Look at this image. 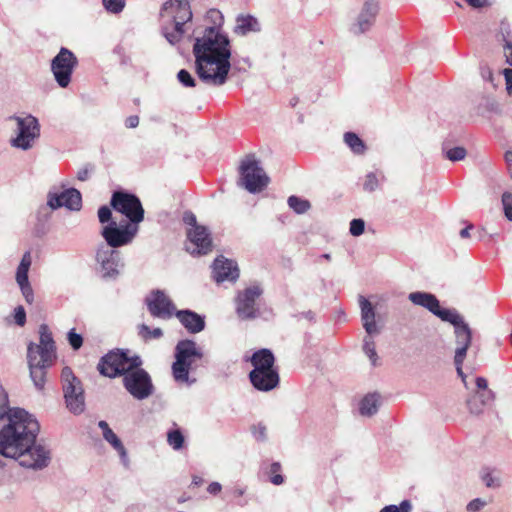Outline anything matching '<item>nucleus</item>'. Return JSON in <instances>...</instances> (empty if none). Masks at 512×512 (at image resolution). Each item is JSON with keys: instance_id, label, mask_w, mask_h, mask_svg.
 <instances>
[{"instance_id": "obj_31", "label": "nucleus", "mask_w": 512, "mask_h": 512, "mask_svg": "<svg viewBox=\"0 0 512 512\" xmlns=\"http://www.w3.org/2000/svg\"><path fill=\"white\" fill-rule=\"evenodd\" d=\"M381 405V396L378 393L365 395L359 403V413L364 417L375 415Z\"/></svg>"}, {"instance_id": "obj_24", "label": "nucleus", "mask_w": 512, "mask_h": 512, "mask_svg": "<svg viewBox=\"0 0 512 512\" xmlns=\"http://www.w3.org/2000/svg\"><path fill=\"white\" fill-rule=\"evenodd\" d=\"M213 278L217 283L224 281L234 282L239 277L237 264L223 256L216 258L212 265Z\"/></svg>"}, {"instance_id": "obj_3", "label": "nucleus", "mask_w": 512, "mask_h": 512, "mask_svg": "<svg viewBox=\"0 0 512 512\" xmlns=\"http://www.w3.org/2000/svg\"><path fill=\"white\" fill-rule=\"evenodd\" d=\"M56 359L55 343L47 325L39 327V343L28 345L27 360L30 377L37 389H42L45 383L46 371Z\"/></svg>"}, {"instance_id": "obj_57", "label": "nucleus", "mask_w": 512, "mask_h": 512, "mask_svg": "<svg viewBox=\"0 0 512 512\" xmlns=\"http://www.w3.org/2000/svg\"><path fill=\"white\" fill-rule=\"evenodd\" d=\"M89 178V170L82 168L77 172V179L80 181H86Z\"/></svg>"}, {"instance_id": "obj_45", "label": "nucleus", "mask_w": 512, "mask_h": 512, "mask_svg": "<svg viewBox=\"0 0 512 512\" xmlns=\"http://www.w3.org/2000/svg\"><path fill=\"white\" fill-rule=\"evenodd\" d=\"M281 466L279 463H273L270 467L271 477L270 481L274 485H281L284 482V478L279 474Z\"/></svg>"}, {"instance_id": "obj_50", "label": "nucleus", "mask_w": 512, "mask_h": 512, "mask_svg": "<svg viewBox=\"0 0 512 512\" xmlns=\"http://www.w3.org/2000/svg\"><path fill=\"white\" fill-rule=\"evenodd\" d=\"M253 434L257 440L263 441L266 439V427L258 424L253 428Z\"/></svg>"}, {"instance_id": "obj_40", "label": "nucleus", "mask_w": 512, "mask_h": 512, "mask_svg": "<svg viewBox=\"0 0 512 512\" xmlns=\"http://www.w3.org/2000/svg\"><path fill=\"white\" fill-rule=\"evenodd\" d=\"M104 7L112 13H119L125 6L124 0H103Z\"/></svg>"}, {"instance_id": "obj_58", "label": "nucleus", "mask_w": 512, "mask_h": 512, "mask_svg": "<svg viewBox=\"0 0 512 512\" xmlns=\"http://www.w3.org/2000/svg\"><path fill=\"white\" fill-rule=\"evenodd\" d=\"M466 2L473 8H482L486 5V0H466Z\"/></svg>"}, {"instance_id": "obj_22", "label": "nucleus", "mask_w": 512, "mask_h": 512, "mask_svg": "<svg viewBox=\"0 0 512 512\" xmlns=\"http://www.w3.org/2000/svg\"><path fill=\"white\" fill-rule=\"evenodd\" d=\"M408 299L414 305L423 307L433 313L435 316L439 317L442 321L447 318L448 314H450L453 309H442L440 307L439 300L435 295L428 292H411L408 295Z\"/></svg>"}, {"instance_id": "obj_64", "label": "nucleus", "mask_w": 512, "mask_h": 512, "mask_svg": "<svg viewBox=\"0 0 512 512\" xmlns=\"http://www.w3.org/2000/svg\"><path fill=\"white\" fill-rule=\"evenodd\" d=\"M244 493H245V489H244V488H237V489H235V491H234V494H235L236 496H239V497H240V496H242V495H244Z\"/></svg>"}, {"instance_id": "obj_32", "label": "nucleus", "mask_w": 512, "mask_h": 512, "mask_svg": "<svg viewBox=\"0 0 512 512\" xmlns=\"http://www.w3.org/2000/svg\"><path fill=\"white\" fill-rule=\"evenodd\" d=\"M374 335L375 334H367L366 333V336L363 339V346H362L364 354L368 357V359L370 360V362L373 366L377 365L378 360H379L377 352H376V345L373 340Z\"/></svg>"}, {"instance_id": "obj_44", "label": "nucleus", "mask_w": 512, "mask_h": 512, "mask_svg": "<svg viewBox=\"0 0 512 512\" xmlns=\"http://www.w3.org/2000/svg\"><path fill=\"white\" fill-rule=\"evenodd\" d=\"M502 204L504 208V213L506 218L509 221H512V194L511 193H504L502 195Z\"/></svg>"}, {"instance_id": "obj_61", "label": "nucleus", "mask_w": 512, "mask_h": 512, "mask_svg": "<svg viewBox=\"0 0 512 512\" xmlns=\"http://www.w3.org/2000/svg\"><path fill=\"white\" fill-rule=\"evenodd\" d=\"M209 16L211 18H213L215 21L216 20H220V21L222 20V14L218 10H210L209 11Z\"/></svg>"}, {"instance_id": "obj_35", "label": "nucleus", "mask_w": 512, "mask_h": 512, "mask_svg": "<svg viewBox=\"0 0 512 512\" xmlns=\"http://www.w3.org/2000/svg\"><path fill=\"white\" fill-rule=\"evenodd\" d=\"M139 335L144 340L159 339L162 337L163 332L160 328L150 329L149 326L142 324L139 326Z\"/></svg>"}, {"instance_id": "obj_33", "label": "nucleus", "mask_w": 512, "mask_h": 512, "mask_svg": "<svg viewBox=\"0 0 512 512\" xmlns=\"http://www.w3.org/2000/svg\"><path fill=\"white\" fill-rule=\"evenodd\" d=\"M344 142L355 154H363L365 151L364 142L353 132L344 134Z\"/></svg>"}, {"instance_id": "obj_47", "label": "nucleus", "mask_w": 512, "mask_h": 512, "mask_svg": "<svg viewBox=\"0 0 512 512\" xmlns=\"http://www.w3.org/2000/svg\"><path fill=\"white\" fill-rule=\"evenodd\" d=\"M486 505H487V501H485L481 498H476V499H473L472 501H470L467 504L466 508H467L468 512H478L482 508H484Z\"/></svg>"}, {"instance_id": "obj_11", "label": "nucleus", "mask_w": 512, "mask_h": 512, "mask_svg": "<svg viewBox=\"0 0 512 512\" xmlns=\"http://www.w3.org/2000/svg\"><path fill=\"white\" fill-rule=\"evenodd\" d=\"M16 459L25 468L42 470L49 466L52 460V452L48 445L37 442L35 439L20 452Z\"/></svg>"}, {"instance_id": "obj_38", "label": "nucleus", "mask_w": 512, "mask_h": 512, "mask_svg": "<svg viewBox=\"0 0 512 512\" xmlns=\"http://www.w3.org/2000/svg\"><path fill=\"white\" fill-rule=\"evenodd\" d=\"M465 156L466 150L464 147H453L446 151V157L453 162L463 160Z\"/></svg>"}, {"instance_id": "obj_27", "label": "nucleus", "mask_w": 512, "mask_h": 512, "mask_svg": "<svg viewBox=\"0 0 512 512\" xmlns=\"http://www.w3.org/2000/svg\"><path fill=\"white\" fill-rule=\"evenodd\" d=\"M180 323L190 333H199L205 328L204 317L191 310H179L175 313Z\"/></svg>"}, {"instance_id": "obj_18", "label": "nucleus", "mask_w": 512, "mask_h": 512, "mask_svg": "<svg viewBox=\"0 0 512 512\" xmlns=\"http://www.w3.org/2000/svg\"><path fill=\"white\" fill-rule=\"evenodd\" d=\"M47 205L56 210L65 207L71 211H79L82 207L81 193L75 188H69L60 194L48 193Z\"/></svg>"}, {"instance_id": "obj_8", "label": "nucleus", "mask_w": 512, "mask_h": 512, "mask_svg": "<svg viewBox=\"0 0 512 512\" xmlns=\"http://www.w3.org/2000/svg\"><path fill=\"white\" fill-rule=\"evenodd\" d=\"M61 378L67 408L74 414H81L85 409V398L80 380L69 367L63 368Z\"/></svg>"}, {"instance_id": "obj_46", "label": "nucleus", "mask_w": 512, "mask_h": 512, "mask_svg": "<svg viewBox=\"0 0 512 512\" xmlns=\"http://www.w3.org/2000/svg\"><path fill=\"white\" fill-rule=\"evenodd\" d=\"M378 187V179L374 173H369L365 177L363 188L366 191H374Z\"/></svg>"}, {"instance_id": "obj_21", "label": "nucleus", "mask_w": 512, "mask_h": 512, "mask_svg": "<svg viewBox=\"0 0 512 512\" xmlns=\"http://www.w3.org/2000/svg\"><path fill=\"white\" fill-rule=\"evenodd\" d=\"M379 11L377 0H365L355 23L351 27L354 34H361L368 31L375 22Z\"/></svg>"}, {"instance_id": "obj_53", "label": "nucleus", "mask_w": 512, "mask_h": 512, "mask_svg": "<svg viewBox=\"0 0 512 512\" xmlns=\"http://www.w3.org/2000/svg\"><path fill=\"white\" fill-rule=\"evenodd\" d=\"M504 56L506 58V63L512 66V43L506 42L504 45Z\"/></svg>"}, {"instance_id": "obj_56", "label": "nucleus", "mask_w": 512, "mask_h": 512, "mask_svg": "<svg viewBox=\"0 0 512 512\" xmlns=\"http://www.w3.org/2000/svg\"><path fill=\"white\" fill-rule=\"evenodd\" d=\"M483 481L485 482L487 487H496L498 486V480L493 478L491 474H486L483 476Z\"/></svg>"}, {"instance_id": "obj_54", "label": "nucleus", "mask_w": 512, "mask_h": 512, "mask_svg": "<svg viewBox=\"0 0 512 512\" xmlns=\"http://www.w3.org/2000/svg\"><path fill=\"white\" fill-rule=\"evenodd\" d=\"M221 490H222V486L219 482H212L207 487V491L213 495L218 494Z\"/></svg>"}, {"instance_id": "obj_15", "label": "nucleus", "mask_w": 512, "mask_h": 512, "mask_svg": "<svg viewBox=\"0 0 512 512\" xmlns=\"http://www.w3.org/2000/svg\"><path fill=\"white\" fill-rule=\"evenodd\" d=\"M76 56L67 48H61L52 59L51 71L55 81L61 88H66L71 82L74 68L77 66Z\"/></svg>"}, {"instance_id": "obj_6", "label": "nucleus", "mask_w": 512, "mask_h": 512, "mask_svg": "<svg viewBox=\"0 0 512 512\" xmlns=\"http://www.w3.org/2000/svg\"><path fill=\"white\" fill-rule=\"evenodd\" d=\"M269 177L254 155L245 156L239 165L238 185L250 193H258L269 184Z\"/></svg>"}, {"instance_id": "obj_10", "label": "nucleus", "mask_w": 512, "mask_h": 512, "mask_svg": "<svg viewBox=\"0 0 512 512\" xmlns=\"http://www.w3.org/2000/svg\"><path fill=\"white\" fill-rule=\"evenodd\" d=\"M125 389L137 400H144L153 394L154 386L150 375L140 366L129 369L123 377Z\"/></svg>"}, {"instance_id": "obj_52", "label": "nucleus", "mask_w": 512, "mask_h": 512, "mask_svg": "<svg viewBox=\"0 0 512 512\" xmlns=\"http://www.w3.org/2000/svg\"><path fill=\"white\" fill-rule=\"evenodd\" d=\"M183 220L186 224L191 225L192 228L201 227L197 224L196 217L193 213L187 212L184 214Z\"/></svg>"}, {"instance_id": "obj_62", "label": "nucleus", "mask_w": 512, "mask_h": 512, "mask_svg": "<svg viewBox=\"0 0 512 512\" xmlns=\"http://www.w3.org/2000/svg\"><path fill=\"white\" fill-rule=\"evenodd\" d=\"M470 229H471V226H467V227H465L464 229H462V230L460 231V236H461L462 238H467V237H469V235H470Z\"/></svg>"}, {"instance_id": "obj_42", "label": "nucleus", "mask_w": 512, "mask_h": 512, "mask_svg": "<svg viewBox=\"0 0 512 512\" xmlns=\"http://www.w3.org/2000/svg\"><path fill=\"white\" fill-rule=\"evenodd\" d=\"M411 510V504L409 501L404 500L400 503L399 506L397 505H388L385 506L380 510V512H410Z\"/></svg>"}, {"instance_id": "obj_55", "label": "nucleus", "mask_w": 512, "mask_h": 512, "mask_svg": "<svg viewBox=\"0 0 512 512\" xmlns=\"http://www.w3.org/2000/svg\"><path fill=\"white\" fill-rule=\"evenodd\" d=\"M125 125L128 128H136L139 125V117L136 115L128 117L125 121Z\"/></svg>"}, {"instance_id": "obj_51", "label": "nucleus", "mask_w": 512, "mask_h": 512, "mask_svg": "<svg viewBox=\"0 0 512 512\" xmlns=\"http://www.w3.org/2000/svg\"><path fill=\"white\" fill-rule=\"evenodd\" d=\"M503 74L506 81L507 92L512 94V69H504Z\"/></svg>"}, {"instance_id": "obj_2", "label": "nucleus", "mask_w": 512, "mask_h": 512, "mask_svg": "<svg viewBox=\"0 0 512 512\" xmlns=\"http://www.w3.org/2000/svg\"><path fill=\"white\" fill-rule=\"evenodd\" d=\"M0 428V455L16 459L20 452L37 438V420L23 409H13Z\"/></svg>"}, {"instance_id": "obj_17", "label": "nucleus", "mask_w": 512, "mask_h": 512, "mask_svg": "<svg viewBox=\"0 0 512 512\" xmlns=\"http://www.w3.org/2000/svg\"><path fill=\"white\" fill-rule=\"evenodd\" d=\"M146 304L152 316L163 320L172 318L177 312L170 298L160 290L150 293L146 298Z\"/></svg>"}, {"instance_id": "obj_43", "label": "nucleus", "mask_w": 512, "mask_h": 512, "mask_svg": "<svg viewBox=\"0 0 512 512\" xmlns=\"http://www.w3.org/2000/svg\"><path fill=\"white\" fill-rule=\"evenodd\" d=\"M68 342L74 350L81 348L83 344V338L80 334L76 333L74 329H71L67 335Z\"/></svg>"}, {"instance_id": "obj_14", "label": "nucleus", "mask_w": 512, "mask_h": 512, "mask_svg": "<svg viewBox=\"0 0 512 512\" xmlns=\"http://www.w3.org/2000/svg\"><path fill=\"white\" fill-rule=\"evenodd\" d=\"M443 321L449 322L454 326L455 342L457 345L454 361L458 364L463 363L467 350L471 345L472 331L468 323L464 321V318L456 310L448 314L447 318Z\"/></svg>"}, {"instance_id": "obj_29", "label": "nucleus", "mask_w": 512, "mask_h": 512, "mask_svg": "<svg viewBox=\"0 0 512 512\" xmlns=\"http://www.w3.org/2000/svg\"><path fill=\"white\" fill-rule=\"evenodd\" d=\"M274 361V355L269 349H260L256 351L251 357V363L254 367L251 372L259 373L262 371L275 369Z\"/></svg>"}, {"instance_id": "obj_7", "label": "nucleus", "mask_w": 512, "mask_h": 512, "mask_svg": "<svg viewBox=\"0 0 512 512\" xmlns=\"http://www.w3.org/2000/svg\"><path fill=\"white\" fill-rule=\"evenodd\" d=\"M142 364L139 357L130 358L122 351H111L100 360L98 364L99 372L107 377L114 378Z\"/></svg>"}, {"instance_id": "obj_26", "label": "nucleus", "mask_w": 512, "mask_h": 512, "mask_svg": "<svg viewBox=\"0 0 512 512\" xmlns=\"http://www.w3.org/2000/svg\"><path fill=\"white\" fill-rule=\"evenodd\" d=\"M359 306L361 309V321L367 334H379L380 329L375 321L376 313L369 300L364 296H359Z\"/></svg>"}, {"instance_id": "obj_34", "label": "nucleus", "mask_w": 512, "mask_h": 512, "mask_svg": "<svg viewBox=\"0 0 512 512\" xmlns=\"http://www.w3.org/2000/svg\"><path fill=\"white\" fill-rule=\"evenodd\" d=\"M167 441L174 450H179L183 447L184 436L179 429L171 430L167 433Z\"/></svg>"}, {"instance_id": "obj_9", "label": "nucleus", "mask_w": 512, "mask_h": 512, "mask_svg": "<svg viewBox=\"0 0 512 512\" xmlns=\"http://www.w3.org/2000/svg\"><path fill=\"white\" fill-rule=\"evenodd\" d=\"M14 119L17 123V134L11 139V146L23 151L31 149L40 136V125L37 118L27 115L14 117Z\"/></svg>"}, {"instance_id": "obj_39", "label": "nucleus", "mask_w": 512, "mask_h": 512, "mask_svg": "<svg viewBox=\"0 0 512 512\" xmlns=\"http://www.w3.org/2000/svg\"><path fill=\"white\" fill-rule=\"evenodd\" d=\"M364 230H365L364 220L358 218V219H353L350 222L349 231L352 236L358 237L364 233Z\"/></svg>"}, {"instance_id": "obj_19", "label": "nucleus", "mask_w": 512, "mask_h": 512, "mask_svg": "<svg viewBox=\"0 0 512 512\" xmlns=\"http://www.w3.org/2000/svg\"><path fill=\"white\" fill-rule=\"evenodd\" d=\"M262 294V290L258 286H252L239 293L236 303V312L243 319H251L256 316V300Z\"/></svg>"}, {"instance_id": "obj_13", "label": "nucleus", "mask_w": 512, "mask_h": 512, "mask_svg": "<svg viewBox=\"0 0 512 512\" xmlns=\"http://www.w3.org/2000/svg\"><path fill=\"white\" fill-rule=\"evenodd\" d=\"M111 206L121 214L125 215L131 224L138 226L144 219V209L141 201L134 194L116 191L111 198Z\"/></svg>"}, {"instance_id": "obj_23", "label": "nucleus", "mask_w": 512, "mask_h": 512, "mask_svg": "<svg viewBox=\"0 0 512 512\" xmlns=\"http://www.w3.org/2000/svg\"><path fill=\"white\" fill-rule=\"evenodd\" d=\"M32 263L30 252H25L22 256L20 264L16 271V282L21 290V293L28 304H32L34 301V292L29 282L28 272Z\"/></svg>"}, {"instance_id": "obj_63", "label": "nucleus", "mask_w": 512, "mask_h": 512, "mask_svg": "<svg viewBox=\"0 0 512 512\" xmlns=\"http://www.w3.org/2000/svg\"><path fill=\"white\" fill-rule=\"evenodd\" d=\"M462 364L463 363L458 364L457 362H455V365H456V368H457V373L464 380L465 379V375H464V373L462 371Z\"/></svg>"}, {"instance_id": "obj_16", "label": "nucleus", "mask_w": 512, "mask_h": 512, "mask_svg": "<svg viewBox=\"0 0 512 512\" xmlns=\"http://www.w3.org/2000/svg\"><path fill=\"white\" fill-rule=\"evenodd\" d=\"M96 261L99 265L100 273L104 278H116L120 273V269L123 267L120 253L105 245H101L97 249Z\"/></svg>"}, {"instance_id": "obj_5", "label": "nucleus", "mask_w": 512, "mask_h": 512, "mask_svg": "<svg viewBox=\"0 0 512 512\" xmlns=\"http://www.w3.org/2000/svg\"><path fill=\"white\" fill-rule=\"evenodd\" d=\"M161 17L168 18L172 24V30L168 26L163 28V34L167 41L174 45L178 43L185 33L184 26L191 20L192 12L187 0H169L163 4Z\"/></svg>"}, {"instance_id": "obj_25", "label": "nucleus", "mask_w": 512, "mask_h": 512, "mask_svg": "<svg viewBox=\"0 0 512 512\" xmlns=\"http://www.w3.org/2000/svg\"><path fill=\"white\" fill-rule=\"evenodd\" d=\"M249 378L255 389L264 392H268L276 388L280 380L276 369L262 371L259 373L250 372Z\"/></svg>"}, {"instance_id": "obj_20", "label": "nucleus", "mask_w": 512, "mask_h": 512, "mask_svg": "<svg viewBox=\"0 0 512 512\" xmlns=\"http://www.w3.org/2000/svg\"><path fill=\"white\" fill-rule=\"evenodd\" d=\"M186 250L191 254L204 255L212 250V240L206 227L189 229Z\"/></svg>"}, {"instance_id": "obj_30", "label": "nucleus", "mask_w": 512, "mask_h": 512, "mask_svg": "<svg viewBox=\"0 0 512 512\" xmlns=\"http://www.w3.org/2000/svg\"><path fill=\"white\" fill-rule=\"evenodd\" d=\"M261 26L257 18L252 15H239L236 18L234 32L238 35H247L250 32H259Z\"/></svg>"}, {"instance_id": "obj_41", "label": "nucleus", "mask_w": 512, "mask_h": 512, "mask_svg": "<svg viewBox=\"0 0 512 512\" xmlns=\"http://www.w3.org/2000/svg\"><path fill=\"white\" fill-rule=\"evenodd\" d=\"M177 78L179 82L185 86V87H194L196 85L195 79L192 77V75L185 69H181L178 74Z\"/></svg>"}, {"instance_id": "obj_1", "label": "nucleus", "mask_w": 512, "mask_h": 512, "mask_svg": "<svg viewBox=\"0 0 512 512\" xmlns=\"http://www.w3.org/2000/svg\"><path fill=\"white\" fill-rule=\"evenodd\" d=\"M193 54L196 72L202 81L215 86L225 84L231 68V49L228 36L219 27H207L195 38Z\"/></svg>"}, {"instance_id": "obj_59", "label": "nucleus", "mask_w": 512, "mask_h": 512, "mask_svg": "<svg viewBox=\"0 0 512 512\" xmlns=\"http://www.w3.org/2000/svg\"><path fill=\"white\" fill-rule=\"evenodd\" d=\"M476 385L479 389H486L488 386L487 380L482 377H478L476 379Z\"/></svg>"}, {"instance_id": "obj_48", "label": "nucleus", "mask_w": 512, "mask_h": 512, "mask_svg": "<svg viewBox=\"0 0 512 512\" xmlns=\"http://www.w3.org/2000/svg\"><path fill=\"white\" fill-rule=\"evenodd\" d=\"M14 321L18 326H24L26 323V312L22 306H17L14 310Z\"/></svg>"}, {"instance_id": "obj_36", "label": "nucleus", "mask_w": 512, "mask_h": 512, "mask_svg": "<svg viewBox=\"0 0 512 512\" xmlns=\"http://www.w3.org/2000/svg\"><path fill=\"white\" fill-rule=\"evenodd\" d=\"M288 205L291 209L299 214L305 213L310 207L308 201L300 199L296 196H290L288 198Z\"/></svg>"}, {"instance_id": "obj_4", "label": "nucleus", "mask_w": 512, "mask_h": 512, "mask_svg": "<svg viewBox=\"0 0 512 512\" xmlns=\"http://www.w3.org/2000/svg\"><path fill=\"white\" fill-rule=\"evenodd\" d=\"M204 356L203 350L193 340H181L175 347V361L172 364V375L179 384L190 386L196 382L189 372L197 367V362Z\"/></svg>"}, {"instance_id": "obj_37", "label": "nucleus", "mask_w": 512, "mask_h": 512, "mask_svg": "<svg viewBox=\"0 0 512 512\" xmlns=\"http://www.w3.org/2000/svg\"><path fill=\"white\" fill-rule=\"evenodd\" d=\"M485 405L482 397L475 396L471 400L468 401V408L472 414L479 415L483 412V407Z\"/></svg>"}, {"instance_id": "obj_28", "label": "nucleus", "mask_w": 512, "mask_h": 512, "mask_svg": "<svg viewBox=\"0 0 512 512\" xmlns=\"http://www.w3.org/2000/svg\"><path fill=\"white\" fill-rule=\"evenodd\" d=\"M98 426L102 430L103 438L118 452L122 462L126 465L128 463V456L121 440L112 431L106 421H99Z\"/></svg>"}, {"instance_id": "obj_12", "label": "nucleus", "mask_w": 512, "mask_h": 512, "mask_svg": "<svg viewBox=\"0 0 512 512\" xmlns=\"http://www.w3.org/2000/svg\"><path fill=\"white\" fill-rule=\"evenodd\" d=\"M139 227L135 224L125 222L118 224L110 221L103 227L101 235L107 243V247L114 249L130 244L138 233Z\"/></svg>"}, {"instance_id": "obj_60", "label": "nucleus", "mask_w": 512, "mask_h": 512, "mask_svg": "<svg viewBox=\"0 0 512 512\" xmlns=\"http://www.w3.org/2000/svg\"><path fill=\"white\" fill-rule=\"evenodd\" d=\"M505 161L508 165V169L510 171V173L512 172V151H507L505 153Z\"/></svg>"}, {"instance_id": "obj_49", "label": "nucleus", "mask_w": 512, "mask_h": 512, "mask_svg": "<svg viewBox=\"0 0 512 512\" xmlns=\"http://www.w3.org/2000/svg\"><path fill=\"white\" fill-rule=\"evenodd\" d=\"M111 216H112V213H111V210H110L109 207L102 206V207L99 208V210H98V218H99L100 223L110 222Z\"/></svg>"}]
</instances>
